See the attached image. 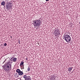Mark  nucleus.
I'll return each instance as SVG.
<instances>
[{
  "label": "nucleus",
  "mask_w": 80,
  "mask_h": 80,
  "mask_svg": "<svg viewBox=\"0 0 80 80\" xmlns=\"http://www.w3.org/2000/svg\"><path fill=\"white\" fill-rule=\"evenodd\" d=\"M41 23V21L38 19L34 20L32 24L34 27H39L40 26Z\"/></svg>",
  "instance_id": "nucleus-2"
},
{
  "label": "nucleus",
  "mask_w": 80,
  "mask_h": 80,
  "mask_svg": "<svg viewBox=\"0 0 80 80\" xmlns=\"http://www.w3.org/2000/svg\"><path fill=\"white\" fill-rule=\"evenodd\" d=\"M25 80H31V79L30 78V77L27 78V79H25Z\"/></svg>",
  "instance_id": "nucleus-15"
},
{
  "label": "nucleus",
  "mask_w": 80,
  "mask_h": 80,
  "mask_svg": "<svg viewBox=\"0 0 80 80\" xmlns=\"http://www.w3.org/2000/svg\"><path fill=\"white\" fill-rule=\"evenodd\" d=\"M21 70L24 69V65L20 66Z\"/></svg>",
  "instance_id": "nucleus-9"
},
{
  "label": "nucleus",
  "mask_w": 80,
  "mask_h": 80,
  "mask_svg": "<svg viewBox=\"0 0 80 80\" xmlns=\"http://www.w3.org/2000/svg\"><path fill=\"white\" fill-rule=\"evenodd\" d=\"M46 2H48V1H49V0H46Z\"/></svg>",
  "instance_id": "nucleus-20"
},
{
  "label": "nucleus",
  "mask_w": 80,
  "mask_h": 80,
  "mask_svg": "<svg viewBox=\"0 0 80 80\" xmlns=\"http://www.w3.org/2000/svg\"><path fill=\"white\" fill-rule=\"evenodd\" d=\"M18 75H23V72L22 71H20L19 73H18Z\"/></svg>",
  "instance_id": "nucleus-7"
},
{
  "label": "nucleus",
  "mask_w": 80,
  "mask_h": 80,
  "mask_svg": "<svg viewBox=\"0 0 80 80\" xmlns=\"http://www.w3.org/2000/svg\"><path fill=\"white\" fill-rule=\"evenodd\" d=\"M21 71L19 69H17L16 70V72H17V73H19V72H20Z\"/></svg>",
  "instance_id": "nucleus-14"
},
{
  "label": "nucleus",
  "mask_w": 80,
  "mask_h": 80,
  "mask_svg": "<svg viewBox=\"0 0 80 80\" xmlns=\"http://www.w3.org/2000/svg\"><path fill=\"white\" fill-rule=\"evenodd\" d=\"M18 42L19 44H20V41H19Z\"/></svg>",
  "instance_id": "nucleus-18"
},
{
  "label": "nucleus",
  "mask_w": 80,
  "mask_h": 80,
  "mask_svg": "<svg viewBox=\"0 0 80 80\" xmlns=\"http://www.w3.org/2000/svg\"><path fill=\"white\" fill-rule=\"evenodd\" d=\"M30 77V78L31 79V78H30V76H27V75H24L23 76V78H26L25 79H27V78H28V77Z\"/></svg>",
  "instance_id": "nucleus-6"
},
{
  "label": "nucleus",
  "mask_w": 80,
  "mask_h": 80,
  "mask_svg": "<svg viewBox=\"0 0 80 80\" xmlns=\"http://www.w3.org/2000/svg\"><path fill=\"white\" fill-rule=\"evenodd\" d=\"M4 70L6 72L12 70V65L9 62H8L4 66H3Z\"/></svg>",
  "instance_id": "nucleus-1"
},
{
  "label": "nucleus",
  "mask_w": 80,
  "mask_h": 80,
  "mask_svg": "<svg viewBox=\"0 0 80 80\" xmlns=\"http://www.w3.org/2000/svg\"><path fill=\"white\" fill-rule=\"evenodd\" d=\"M13 60V61L15 62L16 61H17V59L16 58H14Z\"/></svg>",
  "instance_id": "nucleus-12"
},
{
  "label": "nucleus",
  "mask_w": 80,
  "mask_h": 80,
  "mask_svg": "<svg viewBox=\"0 0 80 80\" xmlns=\"http://www.w3.org/2000/svg\"><path fill=\"white\" fill-rule=\"evenodd\" d=\"M5 2L4 1L2 2L1 3V5H2L3 6H4L5 5Z\"/></svg>",
  "instance_id": "nucleus-10"
},
{
  "label": "nucleus",
  "mask_w": 80,
  "mask_h": 80,
  "mask_svg": "<svg viewBox=\"0 0 80 80\" xmlns=\"http://www.w3.org/2000/svg\"><path fill=\"white\" fill-rule=\"evenodd\" d=\"M7 43H5L4 44V46H7Z\"/></svg>",
  "instance_id": "nucleus-17"
},
{
  "label": "nucleus",
  "mask_w": 80,
  "mask_h": 80,
  "mask_svg": "<svg viewBox=\"0 0 80 80\" xmlns=\"http://www.w3.org/2000/svg\"><path fill=\"white\" fill-rule=\"evenodd\" d=\"M12 3L11 2L8 3L6 5V8L7 10H12Z\"/></svg>",
  "instance_id": "nucleus-4"
},
{
  "label": "nucleus",
  "mask_w": 80,
  "mask_h": 80,
  "mask_svg": "<svg viewBox=\"0 0 80 80\" xmlns=\"http://www.w3.org/2000/svg\"><path fill=\"white\" fill-rule=\"evenodd\" d=\"M55 33H56L55 35V37H58V35H59L60 33V32H58V30H56L55 31Z\"/></svg>",
  "instance_id": "nucleus-5"
},
{
  "label": "nucleus",
  "mask_w": 80,
  "mask_h": 80,
  "mask_svg": "<svg viewBox=\"0 0 80 80\" xmlns=\"http://www.w3.org/2000/svg\"><path fill=\"white\" fill-rule=\"evenodd\" d=\"M72 70V68H68V71L69 72H71V71Z\"/></svg>",
  "instance_id": "nucleus-11"
},
{
  "label": "nucleus",
  "mask_w": 80,
  "mask_h": 80,
  "mask_svg": "<svg viewBox=\"0 0 80 80\" xmlns=\"http://www.w3.org/2000/svg\"><path fill=\"white\" fill-rule=\"evenodd\" d=\"M23 63H24V62H22L20 63V66L21 65H23Z\"/></svg>",
  "instance_id": "nucleus-13"
},
{
  "label": "nucleus",
  "mask_w": 80,
  "mask_h": 80,
  "mask_svg": "<svg viewBox=\"0 0 80 80\" xmlns=\"http://www.w3.org/2000/svg\"><path fill=\"white\" fill-rule=\"evenodd\" d=\"M26 60H28V58H26Z\"/></svg>",
  "instance_id": "nucleus-19"
},
{
  "label": "nucleus",
  "mask_w": 80,
  "mask_h": 80,
  "mask_svg": "<svg viewBox=\"0 0 80 80\" xmlns=\"http://www.w3.org/2000/svg\"><path fill=\"white\" fill-rule=\"evenodd\" d=\"M50 80H55V76H53L52 77H51L50 78Z\"/></svg>",
  "instance_id": "nucleus-8"
},
{
  "label": "nucleus",
  "mask_w": 80,
  "mask_h": 80,
  "mask_svg": "<svg viewBox=\"0 0 80 80\" xmlns=\"http://www.w3.org/2000/svg\"><path fill=\"white\" fill-rule=\"evenodd\" d=\"M36 30H38V28H36Z\"/></svg>",
  "instance_id": "nucleus-21"
},
{
  "label": "nucleus",
  "mask_w": 80,
  "mask_h": 80,
  "mask_svg": "<svg viewBox=\"0 0 80 80\" xmlns=\"http://www.w3.org/2000/svg\"><path fill=\"white\" fill-rule=\"evenodd\" d=\"M63 38L68 43H69L70 42V40H71V38H70V35H64Z\"/></svg>",
  "instance_id": "nucleus-3"
},
{
  "label": "nucleus",
  "mask_w": 80,
  "mask_h": 80,
  "mask_svg": "<svg viewBox=\"0 0 80 80\" xmlns=\"http://www.w3.org/2000/svg\"><path fill=\"white\" fill-rule=\"evenodd\" d=\"M27 70H28V72H29V71L30 70V68L28 67V68Z\"/></svg>",
  "instance_id": "nucleus-16"
},
{
  "label": "nucleus",
  "mask_w": 80,
  "mask_h": 80,
  "mask_svg": "<svg viewBox=\"0 0 80 80\" xmlns=\"http://www.w3.org/2000/svg\"><path fill=\"white\" fill-rule=\"evenodd\" d=\"M38 44H39V43H38Z\"/></svg>",
  "instance_id": "nucleus-22"
}]
</instances>
